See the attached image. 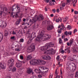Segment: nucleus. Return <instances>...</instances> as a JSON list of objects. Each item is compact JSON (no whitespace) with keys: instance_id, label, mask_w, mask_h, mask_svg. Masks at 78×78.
Wrapping results in <instances>:
<instances>
[{"instance_id":"obj_4","label":"nucleus","mask_w":78,"mask_h":78,"mask_svg":"<svg viewBox=\"0 0 78 78\" xmlns=\"http://www.w3.org/2000/svg\"><path fill=\"white\" fill-rule=\"evenodd\" d=\"M8 10L6 7H4L3 5L1 6L0 7V16H2L3 12L7 13Z\"/></svg>"},{"instance_id":"obj_39","label":"nucleus","mask_w":78,"mask_h":78,"mask_svg":"<svg viewBox=\"0 0 78 78\" xmlns=\"http://www.w3.org/2000/svg\"><path fill=\"white\" fill-rule=\"evenodd\" d=\"M67 29H68V30H71V26H70V25H68L67 26Z\"/></svg>"},{"instance_id":"obj_49","label":"nucleus","mask_w":78,"mask_h":78,"mask_svg":"<svg viewBox=\"0 0 78 78\" xmlns=\"http://www.w3.org/2000/svg\"><path fill=\"white\" fill-rule=\"evenodd\" d=\"M48 70H47V71H45L44 73H43V75H46V74L45 75V74H46V73H48Z\"/></svg>"},{"instance_id":"obj_18","label":"nucleus","mask_w":78,"mask_h":78,"mask_svg":"<svg viewBox=\"0 0 78 78\" xmlns=\"http://www.w3.org/2000/svg\"><path fill=\"white\" fill-rule=\"evenodd\" d=\"M73 59H75V60H76L77 58L78 59V60H77L76 61V62L78 64V56L77 55H73Z\"/></svg>"},{"instance_id":"obj_42","label":"nucleus","mask_w":78,"mask_h":78,"mask_svg":"<svg viewBox=\"0 0 78 78\" xmlns=\"http://www.w3.org/2000/svg\"><path fill=\"white\" fill-rule=\"evenodd\" d=\"M30 78H37V77L36 76L34 75L31 76L30 77Z\"/></svg>"},{"instance_id":"obj_6","label":"nucleus","mask_w":78,"mask_h":78,"mask_svg":"<svg viewBox=\"0 0 78 78\" xmlns=\"http://www.w3.org/2000/svg\"><path fill=\"white\" fill-rule=\"evenodd\" d=\"M28 38H29L28 41V42L29 43H31L32 41V40L36 36L35 33H32V35L31 34H28Z\"/></svg>"},{"instance_id":"obj_5","label":"nucleus","mask_w":78,"mask_h":78,"mask_svg":"<svg viewBox=\"0 0 78 78\" xmlns=\"http://www.w3.org/2000/svg\"><path fill=\"white\" fill-rule=\"evenodd\" d=\"M14 60L13 58H11L10 60H9V71H11V70H12V67H13V66L14 65Z\"/></svg>"},{"instance_id":"obj_12","label":"nucleus","mask_w":78,"mask_h":78,"mask_svg":"<svg viewBox=\"0 0 78 78\" xmlns=\"http://www.w3.org/2000/svg\"><path fill=\"white\" fill-rule=\"evenodd\" d=\"M42 58L44 60H47L48 61L50 59H51V57L49 56H47L45 55H43L42 56Z\"/></svg>"},{"instance_id":"obj_35","label":"nucleus","mask_w":78,"mask_h":78,"mask_svg":"<svg viewBox=\"0 0 78 78\" xmlns=\"http://www.w3.org/2000/svg\"><path fill=\"white\" fill-rule=\"evenodd\" d=\"M69 42L70 44L72 45V43H73V39H71L69 41Z\"/></svg>"},{"instance_id":"obj_53","label":"nucleus","mask_w":78,"mask_h":78,"mask_svg":"<svg viewBox=\"0 0 78 78\" xmlns=\"http://www.w3.org/2000/svg\"><path fill=\"white\" fill-rule=\"evenodd\" d=\"M77 31V29H75L74 30V32H73V34H75L76 32Z\"/></svg>"},{"instance_id":"obj_34","label":"nucleus","mask_w":78,"mask_h":78,"mask_svg":"<svg viewBox=\"0 0 78 78\" xmlns=\"http://www.w3.org/2000/svg\"><path fill=\"white\" fill-rule=\"evenodd\" d=\"M3 35H2V36H0V42H1L3 40Z\"/></svg>"},{"instance_id":"obj_57","label":"nucleus","mask_w":78,"mask_h":78,"mask_svg":"<svg viewBox=\"0 0 78 78\" xmlns=\"http://www.w3.org/2000/svg\"><path fill=\"white\" fill-rule=\"evenodd\" d=\"M61 53H62V54H63L64 53V51L62 49V51H61Z\"/></svg>"},{"instance_id":"obj_22","label":"nucleus","mask_w":78,"mask_h":78,"mask_svg":"<svg viewBox=\"0 0 78 78\" xmlns=\"http://www.w3.org/2000/svg\"><path fill=\"white\" fill-rule=\"evenodd\" d=\"M33 58V57H32V55H28L27 57V58H26L27 60H30V59L31 58Z\"/></svg>"},{"instance_id":"obj_29","label":"nucleus","mask_w":78,"mask_h":78,"mask_svg":"<svg viewBox=\"0 0 78 78\" xmlns=\"http://www.w3.org/2000/svg\"><path fill=\"white\" fill-rule=\"evenodd\" d=\"M16 71V67H14L12 70V72H14Z\"/></svg>"},{"instance_id":"obj_1","label":"nucleus","mask_w":78,"mask_h":78,"mask_svg":"<svg viewBox=\"0 0 78 78\" xmlns=\"http://www.w3.org/2000/svg\"><path fill=\"white\" fill-rule=\"evenodd\" d=\"M41 62L42 65H45L46 64V62L43 60H40L33 59L30 61V63L31 65H32L33 66L38 65Z\"/></svg>"},{"instance_id":"obj_21","label":"nucleus","mask_w":78,"mask_h":78,"mask_svg":"<svg viewBox=\"0 0 78 78\" xmlns=\"http://www.w3.org/2000/svg\"><path fill=\"white\" fill-rule=\"evenodd\" d=\"M33 71V70L31 68H28L27 70V72L28 74H31V73Z\"/></svg>"},{"instance_id":"obj_26","label":"nucleus","mask_w":78,"mask_h":78,"mask_svg":"<svg viewBox=\"0 0 78 78\" xmlns=\"http://www.w3.org/2000/svg\"><path fill=\"white\" fill-rule=\"evenodd\" d=\"M18 15L19 16V17H20V18H22V16H23V13H21L20 10V12H19Z\"/></svg>"},{"instance_id":"obj_47","label":"nucleus","mask_w":78,"mask_h":78,"mask_svg":"<svg viewBox=\"0 0 78 78\" xmlns=\"http://www.w3.org/2000/svg\"><path fill=\"white\" fill-rule=\"evenodd\" d=\"M11 39H12V40H15V37L13 36L11 37Z\"/></svg>"},{"instance_id":"obj_3","label":"nucleus","mask_w":78,"mask_h":78,"mask_svg":"<svg viewBox=\"0 0 78 78\" xmlns=\"http://www.w3.org/2000/svg\"><path fill=\"white\" fill-rule=\"evenodd\" d=\"M54 46V44L53 43H49L48 44H46L45 46H43L41 48V51L47 50L49 47H52Z\"/></svg>"},{"instance_id":"obj_45","label":"nucleus","mask_w":78,"mask_h":78,"mask_svg":"<svg viewBox=\"0 0 78 78\" xmlns=\"http://www.w3.org/2000/svg\"><path fill=\"white\" fill-rule=\"evenodd\" d=\"M34 71L37 73H39V70H38V69H35L34 70Z\"/></svg>"},{"instance_id":"obj_46","label":"nucleus","mask_w":78,"mask_h":78,"mask_svg":"<svg viewBox=\"0 0 78 78\" xmlns=\"http://www.w3.org/2000/svg\"><path fill=\"white\" fill-rule=\"evenodd\" d=\"M46 3H48L49 2L50 0H44Z\"/></svg>"},{"instance_id":"obj_28","label":"nucleus","mask_w":78,"mask_h":78,"mask_svg":"<svg viewBox=\"0 0 78 78\" xmlns=\"http://www.w3.org/2000/svg\"><path fill=\"white\" fill-rule=\"evenodd\" d=\"M65 51L67 52L68 53H70L71 52L70 49H65Z\"/></svg>"},{"instance_id":"obj_63","label":"nucleus","mask_w":78,"mask_h":78,"mask_svg":"<svg viewBox=\"0 0 78 78\" xmlns=\"http://www.w3.org/2000/svg\"><path fill=\"white\" fill-rule=\"evenodd\" d=\"M63 22H66V18H65L64 19V20L63 21Z\"/></svg>"},{"instance_id":"obj_60","label":"nucleus","mask_w":78,"mask_h":78,"mask_svg":"<svg viewBox=\"0 0 78 78\" xmlns=\"http://www.w3.org/2000/svg\"><path fill=\"white\" fill-rule=\"evenodd\" d=\"M64 37H65V35H62V39H64Z\"/></svg>"},{"instance_id":"obj_2","label":"nucleus","mask_w":78,"mask_h":78,"mask_svg":"<svg viewBox=\"0 0 78 78\" xmlns=\"http://www.w3.org/2000/svg\"><path fill=\"white\" fill-rule=\"evenodd\" d=\"M67 65L68 66V69L69 70L72 69V72H75L76 70V66L73 62H67Z\"/></svg>"},{"instance_id":"obj_55","label":"nucleus","mask_w":78,"mask_h":78,"mask_svg":"<svg viewBox=\"0 0 78 78\" xmlns=\"http://www.w3.org/2000/svg\"><path fill=\"white\" fill-rule=\"evenodd\" d=\"M74 14H78V12L77 11H74Z\"/></svg>"},{"instance_id":"obj_56","label":"nucleus","mask_w":78,"mask_h":78,"mask_svg":"<svg viewBox=\"0 0 78 78\" xmlns=\"http://www.w3.org/2000/svg\"><path fill=\"white\" fill-rule=\"evenodd\" d=\"M12 34L14 35L16 34V33L14 31H13Z\"/></svg>"},{"instance_id":"obj_43","label":"nucleus","mask_w":78,"mask_h":78,"mask_svg":"<svg viewBox=\"0 0 78 78\" xmlns=\"http://www.w3.org/2000/svg\"><path fill=\"white\" fill-rule=\"evenodd\" d=\"M64 34L65 36H68V32L66 31L64 33Z\"/></svg>"},{"instance_id":"obj_37","label":"nucleus","mask_w":78,"mask_h":78,"mask_svg":"<svg viewBox=\"0 0 78 78\" xmlns=\"http://www.w3.org/2000/svg\"><path fill=\"white\" fill-rule=\"evenodd\" d=\"M75 74H76V75L75 76V78H76V77H78V71H76V72Z\"/></svg>"},{"instance_id":"obj_27","label":"nucleus","mask_w":78,"mask_h":78,"mask_svg":"<svg viewBox=\"0 0 78 78\" xmlns=\"http://www.w3.org/2000/svg\"><path fill=\"white\" fill-rule=\"evenodd\" d=\"M58 41L59 43L60 44H62V39L61 37L59 38Z\"/></svg>"},{"instance_id":"obj_58","label":"nucleus","mask_w":78,"mask_h":78,"mask_svg":"<svg viewBox=\"0 0 78 78\" xmlns=\"http://www.w3.org/2000/svg\"><path fill=\"white\" fill-rule=\"evenodd\" d=\"M58 20L60 21V22H62V19L61 18H58Z\"/></svg>"},{"instance_id":"obj_44","label":"nucleus","mask_w":78,"mask_h":78,"mask_svg":"<svg viewBox=\"0 0 78 78\" xmlns=\"http://www.w3.org/2000/svg\"><path fill=\"white\" fill-rule=\"evenodd\" d=\"M56 59L58 61L59 60V55H58L56 58Z\"/></svg>"},{"instance_id":"obj_20","label":"nucleus","mask_w":78,"mask_h":78,"mask_svg":"<svg viewBox=\"0 0 78 78\" xmlns=\"http://www.w3.org/2000/svg\"><path fill=\"white\" fill-rule=\"evenodd\" d=\"M32 51H34L35 50V46L33 43H32L30 45Z\"/></svg>"},{"instance_id":"obj_64","label":"nucleus","mask_w":78,"mask_h":78,"mask_svg":"<svg viewBox=\"0 0 78 78\" xmlns=\"http://www.w3.org/2000/svg\"><path fill=\"white\" fill-rule=\"evenodd\" d=\"M6 78H11V77H10V76H8Z\"/></svg>"},{"instance_id":"obj_51","label":"nucleus","mask_w":78,"mask_h":78,"mask_svg":"<svg viewBox=\"0 0 78 78\" xmlns=\"http://www.w3.org/2000/svg\"><path fill=\"white\" fill-rule=\"evenodd\" d=\"M62 6L63 7H64L66 6V3H63L62 4Z\"/></svg>"},{"instance_id":"obj_11","label":"nucleus","mask_w":78,"mask_h":78,"mask_svg":"<svg viewBox=\"0 0 78 78\" xmlns=\"http://www.w3.org/2000/svg\"><path fill=\"white\" fill-rule=\"evenodd\" d=\"M53 51H54L53 49V48H51L46 51L44 53L46 55H48V54H49V55H52L53 53Z\"/></svg>"},{"instance_id":"obj_48","label":"nucleus","mask_w":78,"mask_h":78,"mask_svg":"<svg viewBox=\"0 0 78 78\" xmlns=\"http://www.w3.org/2000/svg\"><path fill=\"white\" fill-rule=\"evenodd\" d=\"M15 76L17 78H19V74L18 73L16 74Z\"/></svg>"},{"instance_id":"obj_9","label":"nucleus","mask_w":78,"mask_h":78,"mask_svg":"<svg viewBox=\"0 0 78 78\" xmlns=\"http://www.w3.org/2000/svg\"><path fill=\"white\" fill-rule=\"evenodd\" d=\"M19 5L17 4H16L15 5H14L12 6V9H11V11H12V12H13L14 11V10L16 9V8H17V11H20V8L19 7Z\"/></svg>"},{"instance_id":"obj_25","label":"nucleus","mask_w":78,"mask_h":78,"mask_svg":"<svg viewBox=\"0 0 78 78\" xmlns=\"http://www.w3.org/2000/svg\"><path fill=\"white\" fill-rule=\"evenodd\" d=\"M40 69H41L42 70H45L47 68L45 67H40L39 68V70H40V72H41V70Z\"/></svg>"},{"instance_id":"obj_17","label":"nucleus","mask_w":78,"mask_h":78,"mask_svg":"<svg viewBox=\"0 0 78 78\" xmlns=\"http://www.w3.org/2000/svg\"><path fill=\"white\" fill-rule=\"evenodd\" d=\"M73 51L74 53H78V47H76L73 48Z\"/></svg>"},{"instance_id":"obj_16","label":"nucleus","mask_w":78,"mask_h":78,"mask_svg":"<svg viewBox=\"0 0 78 78\" xmlns=\"http://www.w3.org/2000/svg\"><path fill=\"white\" fill-rule=\"evenodd\" d=\"M45 37H46V41L47 40H49V39H50V38L51 37V36L50 35L47 34H45Z\"/></svg>"},{"instance_id":"obj_33","label":"nucleus","mask_w":78,"mask_h":78,"mask_svg":"<svg viewBox=\"0 0 78 78\" xmlns=\"http://www.w3.org/2000/svg\"><path fill=\"white\" fill-rule=\"evenodd\" d=\"M49 4L50 6H52V5H54V3L53 2H49Z\"/></svg>"},{"instance_id":"obj_50","label":"nucleus","mask_w":78,"mask_h":78,"mask_svg":"<svg viewBox=\"0 0 78 78\" xmlns=\"http://www.w3.org/2000/svg\"><path fill=\"white\" fill-rule=\"evenodd\" d=\"M68 41V39L67 38H66L65 39H64V42H66Z\"/></svg>"},{"instance_id":"obj_23","label":"nucleus","mask_w":78,"mask_h":78,"mask_svg":"<svg viewBox=\"0 0 78 78\" xmlns=\"http://www.w3.org/2000/svg\"><path fill=\"white\" fill-rule=\"evenodd\" d=\"M16 66L18 68H20L22 66V64L20 63H16Z\"/></svg>"},{"instance_id":"obj_24","label":"nucleus","mask_w":78,"mask_h":78,"mask_svg":"<svg viewBox=\"0 0 78 78\" xmlns=\"http://www.w3.org/2000/svg\"><path fill=\"white\" fill-rule=\"evenodd\" d=\"M35 40L36 41H41V37H40V34L39 35L37 36Z\"/></svg>"},{"instance_id":"obj_62","label":"nucleus","mask_w":78,"mask_h":78,"mask_svg":"<svg viewBox=\"0 0 78 78\" xmlns=\"http://www.w3.org/2000/svg\"><path fill=\"white\" fill-rule=\"evenodd\" d=\"M56 12H59V9H57L56 10Z\"/></svg>"},{"instance_id":"obj_41","label":"nucleus","mask_w":78,"mask_h":78,"mask_svg":"<svg viewBox=\"0 0 78 78\" xmlns=\"http://www.w3.org/2000/svg\"><path fill=\"white\" fill-rule=\"evenodd\" d=\"M57 32L58 33H62V31L60 29H58L57 30Z\"/></svg>"},{"instance_id":"obj_7","label":"nucleus","mask_w":78,"mask_h":78,"mask_svg":"<svg viewBox=\"0 0 78 78\" xmlns=\"http://www.w3.org/2000/svg\"><path fill=\"white\" fill-rule=\"evenodd\" d=\"M44 34H45V31H44V30L41 31L40 34V37L41 41H47L46 37H45V35L44 36Z\"/></svg>"},{"instance_id":"obj_54","label":"nucleus","mask_w":78,"mask_h":78,"mask_svg":"<svg viewBox=\"0 0 78 78\" xmlns=\"http://www.w3.org/2000/svg\"><path fill=\"white\" fill-rule=\"evenodd\" d=\"M52 11L54 13H55V12H56V9H53Z\"/></svg>"},{"instance_id":"obj_40","label":"nucleus","mask_w":78,"mask_h":78,"mask_svg":"<svg viewBox=\"0 0 78 78\" xmlns=\"http://www.w3.org/2000/svg\"><path fill=\"white\" fill-rule=\"evenodd\" d=\"M20 58L21 60H23V55H20Z\"/></svg>"},{"instance_id":"obj_13","label":"nucleus","mask_w":78,"mask_h":78,"mask_svg":"<svg viewBox=\"0 0 78 78\" xmlns=\"http://www.w3.org/2000/svg\"><path fill=\"white\" fill-rule=\"evenodd\" d=\"M6 25H7L5 22L4 21H0V26H1L2 27H6Z\"/></svg>"},{"instance_id":"obj_32","label":"nucleus","mask_w":78,"mask_h":78,"mask_svg":"<svg viewBox=\"0 0 78 78\" xmlns=\"http://www.w3.org/2000/svg\"><path fill=\"white\" fill-rule=\"evenodd\" d=\"M20 22H18L17 21L15 22V25L17 26V25H19V24H20Z\"/></svg>"},{"instance_id":"obj_36","label":"nucleus","mask_w":78,"mask_h":78,"mask_svg":"<svg viewBox=\"0 0 78 78\" xmlns=\"http://www.w3.org/2000/svg\"><path fill=\"white\" fill-rule=\"evenodd\" d=\"M72 32L70 31L68 32V35H72Z\"/></svg>"},{"instance_id":"obj_52","label":"nucleus","mask_w":78,"mask_h":78,"mask_svg":"<svg viewBox=\"0 0 78 78\" xmlns=\"http://www.w3.org/2000/svg\"><path fill=\"white\" fill-rule=\"evenodd\" d=\"M18 21L20 22H20L22 21V19L21 18H19L18 20H17Z\"/></svg>"},{"instance_id":"obj_61","label":"nucleus","mask_w":78,"mask_h":78,"mask_svg":"<svg viewBox=\"0 0 78 78\" xmlns=\"http://www.w3.org/2000/svg\"><path fill=\"white\" fill-rule=\"evenodd\" d=\"M55 22H56L58 23V22H59V20L57 19L56 20Z\"/></svg>"},{"instance_id":"obj_14","label":"nucleus","mask_w":78,"mask_h":78,"mask_svg":"<svg viewBox=\"0 0 78 78\" xmlns=\"http://www.w3.org/2000/svg\"><path fill=\"white\" fill-rule=\"evenodd\" d=\"M0 68L2 69H6V64L5 63L2 64L0 63Z\"/></svg>"},{"instance_id":"obj_38","label":"nucleus","mask_w":78,"mask_h":78,"mask_svg":"<svg viewBox=\"0 0 78 78\" xmlns=\"http://www.w3.org/2000/svg\"><path fill=\"white\" fill-rule=\"evenodd\" d=\"M20 42H24V40L23 38H21L19 41Z\"/></svg>"},{"instance_id":"obj_59","label":"nucleus","mask_w":78,"mask_h":78,"mask_svg":"<svg viewBox=\"0 0 78 78\" xmlns=\"http://www.w3.org/2000/svg\"><path fill=\"white\" fill-rule=\"evenodd\" d=\"M66 2L67 3H70L71 2V0H66Z\"/></svg>"},{"instance_id":"obj_15","label":"nucleus","mask_w":78,"mask_h":78,"mask_svg":"<svg viewBox=\"0 0 78 78\" xmlns=\"http://www.w3.org/2000/svg\"><path fill=\"white\" fill-rule=\"evenodd\" d=\"M53 26L51 25H49L47 27V30L48 31L50 30H51L53 29L54 28Z\"/></svg>"},{"instance_id":"obj_30","label":"nucleus","mask_w":78,"mask_h":78,"mask_svg":"<svg viewBox=\"0 0 78 78\" xmlns=\"http://www.w3.org/2000/svg\"><path fill=\"white\" fill-rule=\"evenodd\" d=\"M5 36H8V31L7 30H5Z\"/></svg>"},{"instance_id":"obj_8","label":"nucleus","mask_w":78,"mask_h":78,"mask_svg":"<svg viewBox=\"0 0 78 78\" xmlns=\"http://www.w3.org/2000/svg\"><path fill=\"white\" fill-rule=\"evenodd\" d=\"M44 19V16L42 15H40L37 18V19L35 18L32 19L33 21L34 22H36V21H41V20H43Z\"/></svg>"},{"instance_id":"obj_19","label":"nucleus","mask_w":78,"mask_h":78,"mask_svg":"<svg viewBox=\"0 0 78 78\" xmlns=\"http://www.w3.org/2000/svg\"><path fill=\"white\" fill-rule=\"evenodd\" d=\"M15 47H17V48H16L15 49V51H20V48L19 45L17 44L15 46Z\"/></svg>"},{"instance_id":"obj_31","label":"nucleus","mask_w":78,"mask_h":78,"mask_svg":"<svg viewBox=\"0 0 78 78\" xmlns=\"http://www.w3.org/2000/svg\"><path fill=\"white\" fill-rule=\"evenodd\" d=\"M61 27H62V28H63L64 30H66V28L65 27H64V24H63V23H62L61 24Z\"/></svg>"},{"instance_id":"obj_10","label":"nucleus","mask_w":78,"mask_h":78,"mask_svg":"<svg viewBox=\"0 0 78 78\" xmlns=\"http://www.w3.org/2000/svg\"><path fill=\"white\" fill-rule=\"evenodd\" d=\"M11 16L12 17H16V18H17L18 17H19V12H20V11H17L16 13V14L15 13H13V12L11 10Z\"/></svg>"}]
</instances>
